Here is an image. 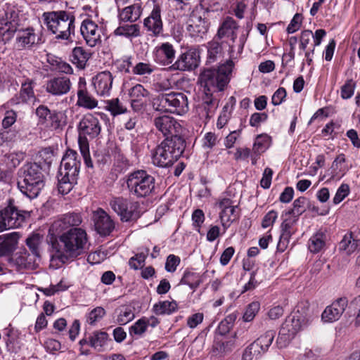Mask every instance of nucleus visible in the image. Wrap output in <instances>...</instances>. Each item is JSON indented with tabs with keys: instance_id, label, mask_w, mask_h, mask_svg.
<instances>
[{
	"instance_id": "1",
	"label": "nucleus",
	"mask_w": 360,
	"mask_h": 360,
	"mask_svg": "<svg viewBox=\"0 0 360 360\" xmlns=\"http://www.w3.org/2000/svg\"><path fill=\"white\" fill-rule=\"evenodd\" d=\"M88 243L86 231L80 227H75L64 232L51 243L52 256L65 263L69 259H75L82 255Z\"/></svg>"
},
{
	"instance_id": "2",
	"label": "nucleus",
	"mask_w": 360,
	"mask_h": 360,
	"mask_svg": "<svg viewBox=\"0 0 360 360\" xmlns=\"http://www.w3.org/2000/svg\"><path fill=\"white\" fill-rule=\"evenodd\" d=\"M42 20L47 30L55 35L57 40L71 41L75 34V15L70 11H46Z\"/></svg>"
},
{
	"instance_id": "3",
	"label": "nucleus",
	"mask_w": 360,
	"mask_h": 360,
	"mask_svg": "<svg viewBox=\"0 0 360 360\" xmlns=\"http://www.w3.org/2000/svg\"><path fill=\"white\" fill-rule=\"evenodd\" d=\"M80 167V155L76 150L68 149L61 160L57 175L59 193L65 195L72 191L77 183Z\"/></svg>"
},
{
	"instance_id": "4",
	"label": "nucleus",
	"mask_w": 360,
	"mask_h": 360,
	"mask_svg": "<svg viewBox=\"0 0 360 360\" xmlns=\"http://www.w3.org/2000/svg\"><path fill=\"white\" fill-rule=\"evenodd\" d=\"M185 148V140L181 136L167 137L152 152V162L158 167H169L182 155Z\"/></svg>"
},
{
	"instance_id": "5",
	"label": "nucleus",
	"mask_w": 360,
	"mask_h": 360,
	"mask_svg": "<svg viewBox=\"0 0 360 360\" xmlns=\"http://www.w3.org/2000/svg\"><path fill=\"white\" fill-rule=\"evenodd\" d=\"M44 185V176L39 165L29 163L19 169L18 188L30 199L37 198Z\"/></svg>"
},
{
	"instance_id": "6",
	"label": "nucleus",
	"mask_w": 360,
	"mask_h": 360,
	"mask_svg": "<svg viewBox=\"0 0 360 360\" xmlns=\"http://www.w3.org/2000/svg\"><path fill=\"white\" fill-rule=\"evenodd\" d=\"M232 64L221 63L217 69L204 70L199 77L205 94L213 96L214 93L223 91L231 80Z\"/></svg>"
},
{
	"instance_id": "7",
	"label": "nucleus",
	"mask_w": 360,
	"mask_h": 360,
	"mask_svg": "<svg viewBox=\"0 0 360 360\" xmlns=\"http://www.w3.org/2000/svg\"><path fill=\"white\" fill-rule=\"evenodd\" d=\"M153 107L156 111L168 112L182 116L189 110L186 94L170 91L159 94L153 101Z\"/></svg>"
},
{
	"instance_id": "8",
	"label": "nucleus",
	"mask_w": 360,
	"mask_h": 360,
	"mask_svg": "<svg viewBox=\"0 0 360 360\" xmlns=\"http://www.w3.org/2000/svg\"><path fill=\"white\" fill-rule=\"evenodd\" d=\"M126 184L130 194L141 198L150 196L154 191L155 179L145 170H136L127 175Z\"/></svg>"
},
{
	"instance_id": "9",
	"label": "nucleus",
	"mask_w": 360,
	"mask_h": 360,
	"mask_svg": "<svg viewBox=\"0 0 360 360\" xmlns=\"http://www.w3.org/2000/svg\"><path fill=\"white\" fill-rule=\"evenodd\" d=\"M109 206L122 221L127 222L139 217V203L129 198L113 196L109 200Z\"/></svg>"
},
{
	"instance_id": "10",
	"label": "nucleus",
	"mask_w": 360,
	"mask_h": 360,
	"mask_svg": "<svg viewBox=\"0 0 360 360\" xmlns=\"http://www.w3.org/2000/svg\"><path fill=\"white\" fill-rule=\"evenodd\" d=\"M39 124L50 130L62 129L66 124L65 114L58 110H51L46 105H39L35 111Z\"/></svg>"
},
{
	"instance_id": "11",
	"label": "nucleus",
	"mask_w": 360,
	"mask_h": 360,
	"mask_svg": "<svg viewBox=\"0 0 360 360\" xmlns=\"http://www.w3.org/2000/svg\"><path fill=\"white\" fill-rule=\"evenodd\" d=\"M308 307L306 304H299L292 313L288 316L281 326V328L289 330L292 335H295L309 323L308 317Z\"/></svg>"
},
{
	"instance_id": "12",
	"label": "nucleus",
	"mask_w": 360,
	"mask_h": 360,
	"mask_svg": "<svg viewBox=\"0 0 360 360\" xmlns=\"http://www.w3.org/2000/svg\"><path fill=\"white\" fill-rule=\"evenodd\" d=\"M98 117L103 119L107 115L103 112L87 113L82 117L78 124L79 139L87 141V139H93L98 136L101 131V124Z\"/></svg>"
},
{
	"instance_id": "13",
	"label": "nucleus",
	"mask_w": 360,
	"mask_h": 360,
	"mask_svg": "<svg viewBox=\"0 0 360 360\" xmlns=\"http://www.w3.org/2000/svg\"><path fill=\"white\" fill-rule=\"evenodd\" d=\"M1 219L6 230L18 229L25 223L27 213L14 205V200L9 199L6 206L0 210Z\"/></svg>"
},
{
	"instance_id": "14",
	"label": "nucleus",
	"mask_w": 360,
	"mask_h": 360,
	"mask_svg": "<svg viewBox=\"0 0 360 360\" xmlns=\"http://www.w3.org/2000/svg\"><path fill=\"white\" fill-rule=\"evenodd\" d=\"M19 25V10L13 5L6 4L0 9V34H13Z\"/></svg>"
},
{
	"instance_id": "15",
	"label": "nucleus",
	"mask_w": 360,
	"mask_h": 360,
	"mask_svg": "<svg viewBox=\"0 0 360 360\" xmlns=\"http://www.w3.org/2000/svg\"><path fill=\"white\" fill-rule=\"evenodd\" d=\"M82 222V217L78 213L69 212L60 216L51 224L49 232L51 236H58L72 228L79 226Z\"/></svg>"
},
{
	"instance_id": "16",
	"label": "nucleus",
	"mask_w": 360,
	"mask_h": 360,
	"mask_svg": "<svg viewBox=\"0 0 360 360\" xmlns=\"http://www.w3.org/2000/svg\"><path fill=\"white\" fill-rule=\"evenodd\" d=\"M200 63V54L197 49L191 47L179 56L176 60L172 64L170 69L179 71H191Z\"/></svg>"
},
{
	"instance_id": "17",
	"label": "nucleus",
	"mask_w": 360,
	"mask_h": 360,
	"mask_svg": "<svg viewBox=\"0 0 360 360\" xmlns=\"http://www.w3.org/2000/svg\"><path fill=\"white\" fill-rule=\"evenodd\" d=\"M155 129L165 138L173 136H181L182 127L174 117L169 115H161L153 119Z\"/></svg>"
},
{
	"instance_id": "18",
	"label": "nucleus",
	"mask_w": 360,
	"mask_h": 360,
	"mask_svg": "<svg viewBox=\"0 0 360 360\" xmlns=\"http://www.w3.org/2000/svg\"><path fill=\"white\" fill-rule=\"evenodd\" d=\"M92 220L95 231L101 236H108L115 229V225L114 221L102 208H98L93 212Z\"/></svg>"
},
{
	"instance_id": "19",
	"label": "nucleus",
	"mask_w": 360,
	"mask_h": 360,
	"mask_svg": "<svg viewBox=\"0 0 360 360\" xmlns=\"http://www.w3.org/2000/svg\"><path fill=\"white\" fill-rule=\"evenodd\" d=\"M80 32L86 44L94 47L101 42V29L90 18L83 20L80 26Z\"/></svg>"
},
{
	"instance_id": "20",
	"label": "nucleus",
	"mask_w": 360,
	"mask_h": 360,
	"mask_svg": "<svg viewBox=\"0 0 360 360\" xmlns=\"http://www.w3.org/2000/svg\"><path fill=\"white\" fill-rule=\"evenodd\" d=\"M161 12V6L155 4L149 15L143 20V27L151 37H157L163 33Z\"/></svg>"
},
{
	"instance_id": "21",
	"label": "nucleus",
	"mask_w": 360,
	"mask_h": 360,
	"mask_svg": "<svg viewBox=\"0 0 360 360\" xmlns=\"http://www.w3.org/2000/svg\"><path fill=\"white\" fill-rule=\"evenodd\" d=\"M72 86V82L68 77H53L46 82V91L54 96H61L67 94Z\"/></svg>"
},
{
	"instance_id": "22",
	"label": "nucleus",
	"mask_w": 360,
	"mask_h": 360,
	"mask_svg": "<svg viewBox=\"0 0 360 360\" xmlns=\"http://www.w3.org/2000/svg\"><path fill=\"white\" fill-rule=\"evenodd\" d=\"M348 304L346 297H340L326 307L321 314V319L325 323L335 322L341 317Z\"/></svg>"
},
{
	"instance_id": "23",
	"label": "nucleus",
	"mask_w": 360,
	"mask_h": 360,
	"mask_svg": "<svg viewBox=\"0 0 360 360\" xmlns=\"http://www.w3.org/2000/svg\"><path fill=\"white\" fill-rule=\"evenodd\" d=\"M176 51L173 45L169 42H164L157 46L153 52L154 61L161 65H168L174 60Z\"/></svg>"
},
{
	"instance_id": "24",
	"label": "nucleus",
	"mask_w": 360,
	"mask_h": 360,
	"mask_svg": "<svg viewBox=\"0 0 360 360\" xmlns=\"http://www.w3.org/2000/svg\"><path fill=\"white\" fill-rule=\"evenodd\" d=\"M113 76L109 71H103L93 77L92 83L96 94L101 96H108L112 86Z\"/></svg>"
},
{
	"instance_id": "25",
	"label": "nucleus",
	"mask_w": 360,
	"mask_h": 360,
	"mask_svg": "<svg viewBox=\"0 0 360 360\" xmlns=\"http://www.w3.org/2000/svg\"><path fill=\"white\" fill-rule=\"evenodd\" d=\"M16 32L15 46L18 50L30 49L39 43V38L32 27L17 30Z\"/></svg>"
},
{
	"instance_id": "26",
	"label": "nucleus",
	"mask_w": 360,
	"mask_h": 360,
	"mask_svg": "<svg viewBox=\"0 0 360 360\" xmlns=\"http://www.w3.org/2000/svg\"><path fill=\"white\" fill-rule=\"evenodd\" d=\"M150 92L142 84H137L129 90L131 106L134 111L140 112L146 104Z\"/></svg>"
},
{
	"instance_id": "27",
	"label": "nucleus",
	"mask_w": 360,
	"mask_h": 360,
	"mask_svg": "<svg viewBox=\"0 0 360 360\" xmlns=\"http://www.w3.org/2000/svg\"><path fill=\"white\" fill-rule=\"evenodd\" d=\"M217 105L218 101L213 96L205 94L202 103L196 108L200 119L207 122L214 115Z\"/></svg>"
},
{
	"instance_id": "28",
	"label": "nucleus",
	"mask_w": 360,
	"mask_h": 360,
	"mask_svg": "<svg viewBox=\"0 0 360 360\" xmlns=\"http://www.w3.org/2000/svg\"><path fill=\"white\" fill-rule=\"evenodd\" d=\"M246 41V37L244 34L241 35L238 39L235 38V42L231 41V43L229 42V58L226 60L224 63H229L232 64L231 70L235 65V63L240 58V56L243 53L244 45Z\"/></svg>"
},
{
	"instance_id": "29",
	"label": "nucleus",
	"mask_w": 360,
	"mask_h": 360,
	"mask_svg": "<svg viewBox=\"0 0 360 360\" xmlns=\"http://www.w3.org/2000/svg\"><path fill=\"white\" fill-rule=\"evenodd\" d=\"M120 8V6L118 7ZM120 9V8H118ZM142 13L141 3L140 1L119 10V18L121 21L124 22H135L139 19Z\"/></svg>"
},
{
	"instance_id": "30",
	"label": "nucleus",
	"mask_w": 360,
	"mask_h": 360,
	"mask_svg": "<svg viewBox=\"0 0 360 360\" xmlns=\"http://www.w3.org/2000/svg\"><path fill=\"white\" fill-rule=\"evenodd\" d=\"M276 334L274 330L266 331L252 343V347L255 348L256 351H258L260 354L265 353L272 345Z\"/></svg>"
},
{
	"instance_id": "31",
	"label": "nucleus",
	"mask_w": 360,
	"mask_h": 360,
	"mask_svg": "<svg viewBox=\"0 0 360 360\" xmlns=\"http://www.w3.org/2000/svg\"><path fill=\"white\" fill-rule=\"evenodd\" d=\"M346 158L343 153L339 154L333 160L331 165V176L333 180H340L348 172L349 168L345 165Z\"/></svg>"
},
{
	"instance_id": "32",
	"label": "nucleus",
	"mask_w": 360,
	"mask_h": 360,
	"mask_svg": "<svg viewBox=\"0 0 360 360\" xmlns=\"http://www.w3.org/2000/svg\"><path fill=\"white\" fill-rule=\"evenodd\" d=\"M202 282V275L200 273L186 269L184 272L179 284L188 285L191 290L195 291Z\"/></svg>"
},
{
	"instance_id": "33",
	"label": "nucleus",
	"mask_w": 360,
	"mask_h": 360,
	"mask_svg": "<svg viewBox=\"0 0 360 360\" xmlns=\"http://www.w3.org/2000/svg\"><path fill=\"white\" fill-rule=\"evenodd\" d=\"M327 236L323 231H319L313 234L308 242V249L313 253L321 252L326 247Z\"/></svg>"
},
{
	"instance_id": "34",
	"label": "nucleus",
	"mask_w": 360,
	"mask_h": 360,
	"mask_svg": "<svg viewBox=\"0 0 360 360\" xmlns=\"http://www.w3.org/2000/svg\"><path fill=\"white\" fill-rule=\"evenodd\" d=\"M237 29L236 22L231 18H227L221 24L217 32V37L221 39L224 37H230V40L235 42L236 34L235 30Z\"/></svg>"
},
{
	"instance_id": "35",
	"label": "nucleus",
	"mask_w": 360,
	"mask_h": 360,
	"mask_svg": "<svg viewBox=\"0 0 360 360\" xmlns=\"http://www.w3.org/2000/svg\"><path fill=\"white\" fill-rule=\"evenodd\" d=\"M191 21L192 23L189 24L187 27L191 36L202 38L208 31L209 23L205 19H202L201 17L198 18L196 20L193 19Z\"/></svg>"
},
{
	"instance_id": "36",
	"label": "nucleus",
	"mask_w": 360,
	"mask_h": 360,
	"mask_svg": "<svg viewBox=\"0 0 360 360\" xmlns=\"http://www.w3.org/2000/svg\"><path fill=\"white\" fill-rule=\"evenodd\" d=\"M56 160V155L54 150L51 148H45L41 149L37 156V162L33 164L40 165L41 170L49 169L51 164Z\"/></svg>"
},
{
	"instance_id": "37",
	"label": "nucleus",
	"mask_w": 360,
	"mask_h": 360,
	"mask_svg": "<svg viewBox=\"0 0 360 360\" xmlns=\"http://www.w3.org/2000/svg\"><path fill=\"white\" fill-rule=\"evenodd\" d=\"M298 218H286L281 225V233L280 236L278 246L283 245L284 247L289 243L290 238L293 233L292 227Z\"/></svg>"
},
{
	"instance_id": "38",
	"label": "nucleus",
	"mask_w": 360,
	"mask_h": 360,
	"mask_svg": "<svg viewBox=\"0 0 360 360\" xmlns=\"http://www.w3.org/2000/svg\"><path fill=\"white\" fill-rule=\"evenodd\" d=\"M77 104L80 107L90 110L95 108L98 105V101L85 89L82 87L80 83L77 91Z\"/></svg>"
},
{
	"instance_id": "39",
	"label": "nucleus",
	"mask_w": 360,
	"mask_h": 360,
	"mask_svg": "<svg viewBox=\"0 0 360 360\" xmlns=\"http://www.w3.org/2000/svg\"><path fill=\"white\" fill-rule=\"evenodd\" d=\"M271 137L266 134H261L256 136L252 151L255 155H260L264 153L271 145Z\"/></svg>"
},
{
	"instance_id": "40",
	"label": "nucleus",
	"mask_w": 360,
	"mask_h": 360,
	"mask_svg": "<svg viewBox=\"0 0 360 360\" xmlns=\"http://www.w3.org/2000/svg\"><path fill=\"white\" fill-rule=\"evenodd\" d=\"M36 257H34V252H28L25 251L18 258V263L22 266L25 269H34L38 266V264L41 259L40 254H35Z\"/></svg>"
},
{
	"instance_id": "41",
	"label": "nucleus",
	"mask_w": 360,
	"mask_h": 360,
	"mask_svg": "<svg viewBox=\"0 0 360 360\" xmlns=\"http://www.w3.org/2000/svg\"><path fill=\"white\" fill-rule=\"evenodd\" d=\"M108 334L104 331H95L89 336V345L98 352H102L107 345Z\"/></svg>"
},
{
	"instance_id": "42",
	"label": "nucleus",
	"mask_w": 360,
	"mask_h": 360,
	"mask_svg": "<svg viewBox=\"0 0 360 360\" xmlns=\"http://www.w3.org/2000/svg\"><path fill=\"white\" fill-rule=\"evenodd\" d=\"M43 241L44 237L39 233H32L26 238V245L30 252H34V257L35 254L41 255Z\"/></svg>"
},
{
	"instance_id": "43",
	"label": "nucleus",
	"mask_w": 360,
	"mask_h": 360,
	"mask_svg": "<svg viewBox=\"0 0 360 360\" xmlns=\"http://www.w3.org/2000/svg\"><path fill=\"white\" fill-rule=\"evenodd\" d=\"M177 309V303L175 301H162L155 303L153 307V311L156 315L171 314Z\"/></svg>"
},
{
	"instance_id": "44",
	"label": "nucleus",
	"mask_w": 360,
	"mask_h": 360,
	"mask_svg": "<svg viewBox=\"0 0 360 360\" xmlns=\"http://www.w3.org/2000/svg\"><path fill=\"white\" fill-rule=\"evenodd\" d=\"M307 202V199L304 197H300L294 200L292 206L293 207L285 210L283 212L282 217L292 216L294 218H298L303 212H305V205Z\"/></svg>"
},
{
	"instance_id": "45",
	"label": "nucleus",
	"mask_w": 360,
	"mask_h": 360,
	"mask_svg": "<svg viewBox=\"0 0 360 360\" xmlns=\"http://www.w3.org/2000/svg\"><path fill=\"white\" fill-rule=\"evenodd\" d=\"M222 56V46L219 41L214 38L207 44V60L209 63L215 62Z\"/></svg>"
},
{
	"instance_id": "46",
	"label": "nucleus",
	"mask_w": 360,
	"mask_h": 360,
	"mask_svg": "<svg viewBox=\"0 0 360 360\" xmlns=\"http://www.w3.org/2000/svg\"><path fill=\"white\" fill-rule=\"evenodd\" d=\"M117 36H122L127 38L136 37L140 34V27L136 24H127L119 26L114 31Z\"/></svg>"
},
{
	"instance_id": "47",
	"label": "nucleus",
	"mask_w": 360,
	"mask_h": 360,
	"mask_svg": "<svg viewBox=\"0 0 360 360\" xmlns=\"http://www.w3.org/2000/svg\"><path fill=\"white\" fill-rule=\"evenodd\" d=\"M237 209L238 205L219 212L221 224L225 231L231 226L232 222L237 217Z\"/></svg>"
},
{
	"instance_id": "48",
	"label": "nucleus",
	"mask_w": 360,
	"mask_h": 360,
	"mask_svg": "<svg viewBox=\"0 0 360 360\" xmlns=\"http://www.w3.org/2000/svg\"><path fill=\"white\" fill-rule=\"evenodd\" d=\"M89 59L88 53L82 47H75L72 52L71 61L79 69H84Z\"/></svg>"
},
{
	"instance_id": "49",
	"label": "nucleus",
	"mask_w": 360,
	"mask_h": 360,
	"mask_svg": "<svg viewBox=\"0 0 360 360\" xmlns=\"http://www.w3.org/2000/svg\"><path fill=\"white\" fill-rule=\"evenodd\" d=\"M105 104V110L109 111L113 117L124 115L127 111V108L120 101L119 98L108 100Z\"/></svg>"
},
{
	"instance_id": "50",
	"label": "nucleus",
	"mask_w": 360,
	"mask_h": 360,
	"mask_svg": "<svg viewBox=\"0 0 360 360\" xmlns=\"http://www.w3.org/2000/svg\"><path fill=\"white\" fill-rule=\"evenodd\" d=\"M135 317L133 309L129 306H122L118 309L117 322L120 325H125Z\"/></svg>"
},
{
	"instance_id": "51",
	"label": "nucleus",
	"mask_w": 360,
	"mask_h": 360,
	"mask_svg": "<svg viewBox=\"0 0 360 360\" xmlns=\"http://www.w3.org/2000/svg\"><path fill=\"white\" fill-rule=\"evenodd\" d=\"M137 112L133 111V112H125L123 116L122 117V127L128 130L131 131L135 129L138 121H139V116L136 114Z\"/></svg>"
},
{
	"instance_id": "52",
	"label": "nucleus",
	"mask_w": 360,
	"mask_h": 360,
	"mask_svg": "<svg viewBox=\"0 0 360 360\" xmlns=\"http://www.w3.org/2000/svg\"><path fill=\"white\" fill-rule=\"evenodd\" d=\"M148 253V248H143L141 252L136 253L134 257L129 259V266L135 270L139 269L143 266L145 264V261Z\"/></svg>"
},
{
	"instance_id": "53",
	"label": "nucleus",
	"mask_w": 360,
	"mask_h": 360,
	"mask_svg": "<svg viewBox=\"0 0 360 360\" xmlns=\"http://www.w3.org/2000/svg\"><path fill=\"white\" fill-rule=\"evenodd\" d=\"M20 97L21 101L25 103L34 98V85L32 80L27 79L22 84Z\"/></svg>"
},
{
	"instance_id": "54",
	"label": "nucleus",
	"mask_w": 360,
	"mask_h": 360,
	"mask_svg": "<svg viewBox=\"0 0 360 360\" xmlns=\"http://www.w3.org/2000/svg\"><path fill=\"white\" fill-rule=\"evenodd\" d=\"M340 248L345 250L347 254H352L360 249V240L345 236L340 242Z\"/></svg>"
},
{
	"instance_id": "55",
	"label": "nucleus",
	"mask_w": 360,
	"mask_h": 360,
	"mask_svg": "<svg viewBox=\"0 0 360 360\" xmlns=\"http://www.w3.org/2000/svg\"><path fill=\"white\" fill-rule=\"evenodd\" d=\"M148 328V323L146 322V318L143 317L137 320L132 326L129 328V335L131 337L136 336V338L140 337L143 335Z\"/></svg>"
},
{
	"instance_id": "56",
	"label": "nucleus",
	"mask_w": 360,
	"mask_h": 360,
	"mask_svg": "<svg viewBox=\"0 0 360 360\" xmlns=\"http://www.w3.org/2000/svg\"><path fill=\"white\" fill-rule=\"evenodd\" d=\"M226 0H200L201 7L207 11H219L223 9Z\"/></svg>"
},
{
	"instance_id": "57",
	"label": "nucleus",
	"mask_w": 360,
	"mask_h": 360,
	"mask_svg": "<svg viewBox=\"0 0 360 360\" xmlns=\"http://www.w3.org/2000/svg\"><path fill=\"white\" fill-rule=\"evenodd\" d=\"M295 335L284 328H280L278 338L276 340V345L279 349L286 347L294 338Z\"/></svg>"
},
{
	"instance_id": "58",
	"label": "nucleus",
	"mask_w": 360,
	"mask_h": 360,
	"mask_svg": "<svg viewBox=\"0 0 360 360\" xmlns=\"http://www.w3.org/2000/svg\"><path fill=\"white\" fill-rule=\"evenodd\" d=\"M78 144L80 150V153L82 156L83 157L84 164L89 168L93 167V162L91 160L90 154H89V147L88 141L86 140H83L79 139L78 140Z\"/></svg>"
},
{
	"instance_id": "59",
	"label": "nucleus",
	"mask_w": 360,
	"mask_h": 360,
	"mask_svg": "<svg viewBox=\"0 0 360 360\" xmlns=\"http://www.w3.org/2000/svg\"><path fill=\"white\" fill-rule=\"evenodd\" d=\"M105 314V310L101 307H97L92 309L86 316V322L94 326L101 321Z\"/></svg>"
},
{
	"instance_id": "60",
	"label": "nucleus",
	"mask_w": 360,
	"mask_h": 360,
	"mask_svg": "<svg viewBox=\"0 0 360 360\" xmlns=\"http://www.w3.org/2000/svg\"><path fill=\"white\" fill-rule=\"evenodd\" d=\"M356 89V83L353 79H347L342 86L340 90V96L342 99H349L354 95Z\"/></svg>"
},
{
	"instance_id": "61",
	"label": "nucleus",
	"mask_w": 360,
	"mask_h": 360,
	"mask_svg": "<svg viewBox=\"0 0 360 360\" xmlns=\"http://www.w3.org/2000/svg\"><path fill=\"white\" fill-rule=\"evenodd\" d=\"M154 71V67L150 64L139 62L132 68L131 72L137 75H150Z\"/></svg>"
},
{
	"instance_id": "62",
	"label": "nucleus",
	"mask_w": 360,
	"mask_h": 360,
	"mask_svg": "<svg viewBox=\"0 0 360 360\" xmlns=\"http://www.w3.org/2000/svg\"><path fill=\"white\" fill-rule=\"evenodd\" d=\"M260 309V304L259 302H252L248 304L245 311L243 314V320L245 322H250L254 319L256 314Z\"/></svg>"
},
{
	"instance_id": "63",
	"label": "nucleus",
	"mask_w": 360,
	"mask_h": 360,
	"mask_svg": "<svg viewBox=\"0 0 360 360\" xmlns=\"http://www.w3.org/2000/svg\"><path fill=\"white\" fill-rule=\"evenodd\" d=\"M231 342H215L212 347V354L215 356H222L231 350Z\"/></svg>"
},
{
	"instance_id": "64",
	"label": "nucleus",
	"mask_w": 360,
	"mask_h": 360,
	"mask_svg": "<svg viewBox=\"0 0 360 360\" xmlns=\"http://www.w3.org/2000/svg\"><path fill=\"white\" fill-rule=\"evenodd\" d=\"M193 226L198 232H200L202 224L205 221V214L200 209L195 210L191 216Z\"/></svg>"
}]
</instances>
